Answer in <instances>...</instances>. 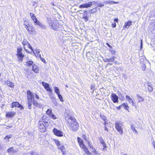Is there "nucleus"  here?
I'll return each instance as SVG.
<instances>
[{
  "instance_id": "1",
  "label": "nucleus",
  "mask_w": 155,
  "mask_h": 155,
  "mask_svg": "<svg viewBox=\"0 0 155 155\" xmlns=\"http://www.w3.org/2000/svg\"><path fill=\"white\" fill-rule=\"evenodd\" d=\"M27 94L28 109H31V105L32 101H33V103L34 105L37 107H38L40 106V104L34 100V95L30 91L28 90L27 91Z\"/></svg>"
},
{
  "instance_id": "2",
  "label": "nucleus",
  "mask_w": 155,
  "mask_h": 155,
  "mask_svg": "<svg viewBox=\"0 0 155 155\" xmlns=\"http://www.w3.org/2000/svg\"><path fill=\"white\" fill-rule=\"evenodd\" d=\"M22 44L23 46L24 49L26 52L28 53L30 52V51L28 50V48L30 49L31 51H33L32 47L31 46L28 41L26 40H24L22 41Z\"/></svg>"
},
{
  "instance_id": "3",
  "label": "nucleus",
  "mask_w": 155,
  "mask_h": 155,
  "mask_svg": "<svg viewBox=\"0 0 155 155\" xmlns=\"http://www.w3.org/2000/svg\"><path fill=\"white\" fill-rule=\"evenodd\" d=\"M115 124L116 130L120 134H122L123 133L122 130L123 123L119 121H116Z\"/></svg>"
},
{
  "instance_id": "4",
  "label": "nucleus",
  "mask_w": 155,
  "mask_h": 155,
  "mask_svg": "<svg viewBox=\"0 0 155 155\" xmlns=\"http://www.w3.org/2000/svg\"><path fill=\"white\" fill-rule=\"evenodd\" d=\"M39 130L41 133L45 132L46 131V125L42 123V121L40 120L38 123Z\"/></svg>"
},
{
  "instance_id": "5",
  "label": "nucleus",
  "mask_w": 155,
  "mask_h": 155,
  "mask_svg": "<svg viewBox=\"0 0 155 155\" xmlns=\"http://www.w3.org/2000/svg\"><path fill=\"white\" fill-rule=\"evenodd\" d=\"M25 28L27 29L28 32L31 34H33L35 33V30L33 27L30 26L29 24H24Z\"/></svg>"
},
{
  "instance_id": "6",
  "label": "nucleus",
  "mask_w": 155,
  "mask_h": 155,
  "mask_svg": "<svg viewBox=\"0 0 155 155\" xmlns=\"http://www.w3.org/2000/svg\"><path fill=\"white\" fill-rule=\"evenodd\" d=\"M22 49L21 48H18L17 50V56L18 59L21 61L22 60V58L24 57V55L22 54Z\"/></svg>"
},
{
  "instance_id": "7",
  "label": "nucleus",
  "mask_w": 155,
  "mask_h": 155,
  "mask_svg": "<svg viewBox=\"0 0 155 155\" xmlns=\"http://www.w3.org/2000/svg\"><path fill=\"white\" fill-rule=\"evenodd\" d=\"M49 117H42L41 120L43 123L46 125V126L48 127L50 123V121L49 120Z\"/></svg>"
},
{
  "instance_id": "8",
  "label": "nucleus",
  "mask_w": 155,
  "mask_h": 155,
  "mask_svg": "<svg viewBox=\"0 0 155 155\" xmlns=\"http://www.w3.org/2000/svg\"><path fill=\"white\" fill-rule=\"evenodd\" d=\"M73 123V124L69 125V127L72 131H76L78 129V125L77 122H74Z\"/></svg>"
},
{
  "instance_id": "9",
  "label": "nucleus",
  "mask_w": 155,
  "mask_h": 155,
  "mask_svg": "<svg viewBox=\"0 0 155 155\" xmlns=\"http://www.w3.org/2000/svg\"><path fill=\"white\" fill-rule=\"evenodd\" d=\"M53 132L54 134L57 136L61 137L63 136L62 132L56 128L53 129Z\"/></svg>"
},
{
  "instance_id": "10",
  "label": "nucleus",
  "mask_w": 155,
  "mask_h": 155,
  "mask_svg": "<svg viewBox=\"0 0 155 155\" xmlns=\"http://www.w3.org/2000/svg\"><path fill=\"white\" fill-rule=\"evenodd\" d=\"M67 119V121L68 124V126L73 124L74 122H77L76 120L74 117H69Z\"/></svg>"
},
{
  "instance_id": "11",
  "label": "nucleus",
  "mask_w": 155,
  "mask_h": 155,
  "mask_svg": "<svg viewBox=\"0 0 155 155\" xmlns=\"http://www.w3.org/2000/svg\"><path fill=\"white\" fill-rule=\"evenodd\" d=\"M41 83L42 85L44 87V88L47 91H50L51 92H52L51 90L50 87L49 85L48 84L45 82H42Z\"/></svg>"
},
{
  "instance_id": "12",
  "label": "nucleus",
  "mask_w": 155,
  "mask_h": 155,
  "mask_svg": "<svg viewBox=\"0 0 155 155\" xmlns=\"http://www.w3.org/2000/svg\"><path fill=\"white\" fill-rule=\"evenodd\" d=\"M11 107L12 108L14 107H20L21 109L23 108V107L21 106L20 104L18 102H14L12 103Z\"/></svg>"
},
{
  "instance_id": "13",
  "label": "nucleus",
  "mask_w": 155,
  "mask_h": 155,
  "mask_svg": "<svg viewBox=\"0 0 155 155\" xmlns=\"http://www.w3.org/2000/svg\"><path fill=\"white\" fill-rule=\"evenodd\" d=\"M57 23V21H54L51 25H49V26L51 29L56 30L57 29L56 26Z\"/></svg>"
},
{
  "instance_id": "14",
  "label": "nucleus",
  "mask_w": 155,
  "mask_h": 155,
  "mask_svg": "<svg viewBox=\"0 0 155 155\" xmlns=\"http://www.w3.org/2000/svg\"><path fill=\"white\" fill-rule=\"evenodd\" d=\"M92 2H89L88 3H86L80 5L79 8H88L91 7L92 5Z\"/></svg>"
},
{
  "instance_id": "15",
  "label": "nucleus",
  "mask_w": 155,
  "mask_h": 155,
  "mask_svg": "<svg viewBox=\"0 0 155 155\" xmlns=\"http://www.w3.org/2000/svg\"><path fill=\"white\" fill-rule=\"evenodd\" d=\"M131 25L132 21H130L126 22H125L124 25L123 27V29H125L126 28H128Z\"/></svg>"
},
{
  "instance_id": "16",
  "label": "nucleus",
  "mask_w": 155,
  "mask_h": 155,
  "mask_svg": "<svg viewBox=\"0 0 155 155\" xmlns=\"http://www.w3.org/2000/svg\"><path fill=\"white\" fill-rule=\"evenodd\" d=\"M126 100L128 101V102L130 104L132 103V105L134 106L135 105V103L133 101V100L130 97V96L128 95L126 96Z\"/></svg>"
},
{
  "instance_id": "17",
  "label": "nucleus",
  "mask_w": 155,
  "mask_h": 155,
  "mask_svg": "<svg viewBox=\"0 0 155 155\" xmlns=\"http://www.w3.org/2000/svg\"><path fill=\"white\" fill-rule=\"evenodd\" d=\"M111 96L112 100L115 103L118 102V97L115 94H112Z\"/></svg>"
},
{
  "instance_id": "18",
  "label": "nucleus",
  "mask_w": 155,
  "mask_h": 155,
  "mask_svg": "<svg viewBox=\"0 0 155 155\" xmlns=\"http://www.w3.org/2000/svg\"><path fill=\"white\" fill-rule=\"evenodd\" d=\"M80 147L82 148L84 146H85V144L84 143L83 140L81 139V138L78 137L77 138Z\"/></svg>"
},
{
  "instance_id": "19",
  "label": "nucleus",
  "mask_w": 155,
  "mask_h": 155,
  "mask_svg": "<svg viewBox=\"0 0 155 155\" xmlns=\"http://www.w3.org/2000/svg\"><path fill=\"white\" fill-rule=\"evenodd\" d=\"M121 107H123L125 109L128 110V108H129V106L127 105H126L125 104H122L119 107H117V109L118 110H119L120 109Z\"/></svg>"
},
{
  "instance_id": "20",
  "label": "nucleus",
  "mask_w": 155,
  "mask_h": 155,
  "mask_svg": "<svg viewBox=\"0 0 155 155\" xmlns=\"http://www.w3.org/2000/svg\"><path fill=\"white\" fill-rule=\"evenodd\" d=\"M34 22L35 25H38L43 28H45V26L42 24L40 21H38L37 19L36 20H35V21Z\"/></svg>"
},
{
  "instance_id": "21",
  "label": "nucleus",
  "mask_w": 155,
  "mask_h": 155,
  "mask_svg": "<svg viewBox=\"0 0 155 155\" xmlns=\"http://www.w3.org/2000/svg\"><path fill=\"white\" fill-rule=\"evenodd\" d=\"M137 97L138 103L143 102L144 101V98L139 95L138 94H137Z\"/></svg>"
},
{
  "instance_id": "22",
  "label": "nucleus",
  "mask_w": 155,
  "mask_h": 155,
  "mask_svg": "<svg viewBox=\"0 0 155 155\" xmlns=\"http://www.w3.org/2000/svg\"><path fill=\"white\" fill-rule=\"evenodd\" d=\"M9 154H12L13 153H16L17 150H14L13 147H11L7 150Z\"/></svg>"
},
{
  "instance_id": "23",
  "label": "nucleus",
  "mask_w": 155,
  "mask_h": 155,
  "mask_svg": "<svg viewBox=\"0 0 155 155\" xmlns=\"http://www.w3.org/2000/svg\"><path fill=\"white\" fill-rule=\"evenodd\" d=\"M32 70L34 72L36 73H38L39 72L38 67L35 64L33 65Z\"/></svg>"
},
{
  "instance_id": "24",
  "label": "nucleus",
  "mask_w": 155,
  "mask_h": 155,
  "mask_svg": "<svg viewBox=\"0 0 155 155\" xmlns=\"http://www.w3.org/2000/svg\"><path fill=\"white\" fill-rule=\"evenodd\" d=\"M87 15V12L86 11H85L84 12V14L83 17V18L85 19V21H87L88 20V17Z\"/></svg>"
},
{
  "instance_id": "25",
  "label": "nucleus",
  "mask_w": 155,
  "mask_h": 155,
  "mask_svg": "<svg viewBox=\"0 0 155 155\" xmlns=\"http://www.w3.org/2000/svg\"><path fill=\"white\" fill-rule=\"evenodd\" d=\"M85 152L87 154L89 155L91 154L90 152L88 150L87 148L85 145L82 148Z\"/></svg>"
},
{
  "instance_id": "26",
  "label": "nucleus",
  "mask_w": 155,
  "mask_h": 155,
  "mask_svg": "<svg viewBox=\"0 0 155 155\" xmlns=\"http://www.w3.org/2000/svg\"><path fill=\"white\" fill-rule=\"evenodd\" d=\"M5 83L8 86L13 87L14 86V84L10 81H7L5 82Z\"/></svg>"
},
{
  "instance_id": "27",
  "label": "nucleus",
  "mask_w": 155,
  "mask_h": 155,
  "mask_svg": "<svg viewBox=\"0 0 155 155\" xmlns=\"http://www.w3.org/2000/svg\"><path fill=\"white\" fill-rule=\"evenodd\" d=\"M12 135L11 134L6 135L4 138V139L5 140L6 142H7L9 141V139L12 138Z\"/></svg>"
},
{
  "instance_id": "28",
  "label": "nucleus",
  "mask_w": 155,
  "mask_h": 155,
  "mask_svg": "<svg viewBox=\"0 0 155 155\" xmlns=\"http://www.w3.org/2000/svg\"><path fill=\"white\" fill-rule=\"evenodd\" d=\"M15 114V113L14 111L9 112L6 114V116H13Z\"/></svg>"
},
{
  "instance_id": "29",
  "label": "nucleus",
  "mask_w": 155,
  "mask_h": 155,
  "mask_svg": "<svg viewBox=\"0 0 155 155\" xmlns=\"http://www.w3.org/2000/svg\"><path fill=\"white\" fill-rule=\"evenodd\" d=\"M46 114L49 116H55L54 115L51 114V109H48L46 111Z\"/></svg>"
},
{
  "instance_id": "30",
  "label": "nucleus",
  "mask_w": 155,
  "mask_h": 155,
  "mask_svg": "<svg viewBox=\"0 0 155 155\" xmlns=\"http://www.w3.org/2000/svg\"><path fill=\"white\" fill-rule=\"evenodd\" d=\"M147 84L149 87L148 88L149 91L150 92H151L153 90V88L151 86L150 84L148 82L147 83Z\"/></svg>"
},
{
  "instance_id": "31",
  "label": "nucleus",
  "mask_w": 155,
  "mask_h": 155,
  "mask_svg": "<svg viewBox=\"0 0 155 155\" xmlns=\"http://www.w3.org/2000/svg\"><path fill=\"white\" fill-rule=\"evenodd\" d=\"M30 15L31 19L33 20L34 21H35V20H36L37 19L34 14L31 13H30Z\"/></svg>"
},
{
  "instance_id": "32",
  "label": "nucleus",
  "mask_w": 155,
  "mask_h": 155,
  "mask_svg": "<svg viewBox=\"0 0 155 155\" xmlns=\"http://www.w3.org/2000/svg\"><path fill=\"white\" fill-rule=\"evenodd\" d=\"M54 91L56 94L58 95L60 94V90L58 87H54Z\"/></svg>"
},
{
  "instance_id": "33",
  "label": "nucleus",
  "mask_w": 155,
  "mask_h": 155,
  "mask_svg": "<svg viewBox=\"0 0 155 155\" xmlns=\"http://www.w3.org/2000/svg\"><path fill=\"white\" fill-rule=\"evenodd\" d=\"M54 142L58 147L61 146L60 142L57 139L54 140Z\"/></svg>"
},
{
  "instance_id": "34",
  "label": "nucleus",
  "mask_w": 155,
  "mask_h": 155,
  "mask_svg": "<svg viewBox=\"0 0 155 155\" xmlns=\"http://www.w3.org/2000/svg\"><path fill=\"white\" fill-rule=\"evenodd\" d=\"M58 148L59 149H60L61 150L63 153H64L65 151V148L63 146H62L60 147H58Z\"/></svg>"
},
{
  "instance_id": "35",
  "label": "nucleus",
  "mask_w": 155,
  "mask_h": 155,
  "mask_svg": "<svg viewBox=\"0 0 155 155\" xmlns=\"http://www.w3.org/2000/svg\"><path fill=\"white\" fill-rule=\"evenodd\" d=\"M33 64V62L32 61H28L26 63V65L29 66L32 65Z\"/></svg>"
},
{
  "instance_id": "36",
  "label": "nucleus",
  "mask_w": 155,
  "mask_h": 155,
  "mask_svg": "<svg viewBox=\"0 0 155 155\" xmlns=\"http://www.w3.org/2000/svg\"><path fill=\"white\" fill-rule=\"evenodd\" d=\"M104 124L105 125V126L104 127V129L105 130H106V131H108V129L107 128V126H106V125L107 124H108V122H104Z\"/></svg>"
},
{
  "instance_id": "37",
  "label": "nucleus",
  "mask_w": 155,
  "mask_h": 155,
  "mask_svg": "<svg viewBox=\"0 0 155 155\" xmlns=\"http://www.w3.org/2000/svg\"><path fill=\"white\" fill-rule=\"evenodd\" d=\"M131 128L133 131L134 132L135 134H137V131L135 129V128L134 127V126L132 125H131Z\"/></svg>"
},
{
  "instance_id": "38",
  "label": "nucleus",
  "mask_w": 155,
  "mask_h": 155,
  "mask_svg": "<svg viewBox=\"0 0 155 155\" xmlns=\"http://www.w3.org/2000/svg\"><path fill=\"white\" fill-rule=\"evenodd\" d=\"M58 97L60 99V100L62 102H63L64 101V100L62 97V96L60 94H58Z\"/></svg>"
},
{
  "instance_id": "39",
  "label": "nucleus",
  "mask_w": 155,
  "mask_h": 155,
  "mask_svg": "<svg viewBox=\"0 0 155 155\" xmlns=\"http://www.w3.org/2000/svg\"><path fill=\"white\" fill-rule=\"evenodd\" d=\"M107 3L110 4H117L118 3V2H115L114 1H110L109 0L108 1H107Z\"/></svg>"
},
{
  "instance_id": "40",
  "label": "nucleus",
  "mask_w": 155,
  "mask_h": 155,
  "mask_svg": "<svg viewBox=\"0 0 155 155\" xmlns=\"http://www.w3.org/2000/svg\"><path fill=\"white\" fill-rule=\"evenodd\" d=\"M47 22L49 25H51V24L53 21L51 20L50 18H47Z\"/></svg>"
},
{
  "instance_id": "41",
  "label": "nucleus",
  "mask_w": 155,
  "mask_h": 155,
  "mask_svg": "<svg viewBox=\"0 0 155 155\" xmlns=\"http://www.w3.org/2000/svg\"><path fill=\"white\" fill-rule=\"evenodd\" d=\"M30 153V155H38V153L36 152H35L34 151L31 152Z\"/></svg>"
},
{
  "instance_id": "42",
  "label": "nucleus",
  "mask_w": 155,
  "mask_h": 155,
  "mask_svg": "<svg viewBox=\"0 0 155 155\" xmlns=\"http://www.w3.org/2000/svg\"><path fill=\"white\" fill-rule=\"evenodd\" d=\"M87 143H88V145H89V147H90L91 148V149H94V150H95V149L94 148V147H93L92 146H91V144L88 141Z\"/></svg>"
},
{
  "instance_id": "43",
  "label": "nucleus",
  "mask_w": 155,
  "mask_h": 155,
  "mask_svg": "<svg viewBox=\"0 0 155 155\" xmlns=\"http://www.w3.org/2000/svg\"><path fill=\"white\" fill-rule=\"evenodd\" d=\"M41 60V61L45 63H46V61H45V59L42 58V57H41V58H40Z\"/></svg>"
},
{
  "instance_id": "44",
  "label": "nucleus",
  "mask_w": 155,
  "mask_h": 155,
  "mask_svg": "<svg viewBox=\"0 0 155 155\" xmlns=\"http://www.w3.org/2000/svg\"><path fill=\"white\" fill-rule=\"evenodd\" d=\"M101 143L103 145V146L104 147L106 146H105V144L104 141L103 140L101 141Z\"/></svg>"
},
{
  "instance_id": "45",
  "label": "nucleus",
  "mask_w": 155,
  "mask_h": 155,
  "mask_svg": "<svg viewBox=\"0 0 155 155\" xmlns=\"http://www.w3.org/2000/svg\"><path fill=\"white\" fill-rule=\"evenodd\" d=\"M112 25L113 28H115L116 26V24L115 22H114L112 23Z\"/></svg>"
},
{
  "instance_id": "46",
  "label": "nucleus",
  "mask_w": 155,
  "mask_h": 155,
  "mask_svg": "<svg viewBox=\"0 0 155 155\" xmlns=\"http://www.w3.org/2000/svg\"><path fill=\"white\" fill-rule=\"evenodd\" d=\"M82 138L86 141H87V140L86 138V137L85 135H83L82 136Z\"/></svg>"
},
{
  "instance_id": "47",
  "label": "nucleus",
  "mask_w": 155,
  "mask_h": 155,
  "mask_svg": "<svg viewBox=\"0 0 155 155\" xmlns=\"http://www.w3.org/2000/svg\"><path fill=\"white\" fill-rule=\"evenodd\" d=\"M101 119L104 121V122H106L105 121L106 120V117H101ZM106 122H107V121Z\"/></svg>"
},
{
  "instance_id": "48",
  "label": "nucleus",
  "mask_w": 155,
  "mask_h": 155,
  "mask_svg": "<svg viewBox=\"0 0 155 155\" xmlns=\"http://www.w3.org/2000/svg\"><path fill=\"white\" fill-rule=\"evenodd\" d=\"M110 52L112 54H115V51L113 50H110Z\"/></svg>"
},
{
  "instance_id": "49",
  "label": "nucleus",
  "mask_w": 155,
  "mask_h": 155,
  "mask_svg": "<svg viewBox=\"0 0 155 155\" xmlns=\"http://www.w3.org/2000/svg\"><path fill=\"white\" fill-rule=\"evenodd\" d=\"M103 60L105 62H108V61H109V60H108V59H107V58L104 59Z\"/></svg>"
},
{
  "instance_id": "50",
  "label": "nucleus",
  "mask_w": 155,
  "mask_h": 155,
  "mask_svg": "<svg viewBox=\"0 0 155 155\" xmlns=\"http://www.w3.org/2000/svg\"><path fill=\"white\" fill-rule=\"evenodd\" d=\"M35 51L36 54H38L40 53V51L38 49H36Z\"/></svg>"
},
{
  "instance_id": "51",
  "label": "nucleus",
  "mask_w": 155,
  "mask_h": 155,
  "mask_svg": "<svg viewBox=\"0 0 155 155\" xmlns=\"http://www.w3.org/2000/svg\"><path fill=\"white\" fill-rule=\"evenodd\" d=\"M145 68H146L145 65L144 64V65H143V66H142V69L143 70H145Z\"/></svg>"
},
{
  "instance_id": "52",
  "label": "nucleus",
  "mask_w": 155,
  "mask_h": 155,
  "mask_svg": "<svg viewBox=\"0 0 155 155\" xmlns=\"http://www.w3.org/2000/svg\"><path fill=\"white\" fill-rule=\"evenodd\" d=\"M152 144L153 145L154 148L155 149V142L154 141H153L152 143Z\"/></svg>"
},
{
  "instance_id": "53",
  "label": "nucleus",
  "mask_w": 155,
  "mask_h": 155,
  "mask_svg": "<svg viewBox=\"0 0 155 155\" xmlns=\"http://www.w3.org/2000/svg\"><path fill=\"white\" fill-rule=\"evenodd\" d=\"M143 45L142 40H141L140 49H141Z\"/></svg>"
},
{
  "instance_id": "54",
  "label": "nucleus",
  "mask_w": 155,
  "mask_h": 155,
  "mask_svg": "<svg viewBox=\"0 0 155 155\" xmlns=\"http://www.w3.org/2000/svg\"><path fill=\"white\" fill-rule=\"evenodd\" d=\"M33 53L35 54V56L37 57L38 56V54H35V52H34V51H33Z\"/></svg>"
},
{
  "instance_id": "55",
  "label": "nucleus",
  "mask_w": 155,
  "mask_h": 155,
  "mask_svg": "<svg viewBox=\"0 0 155 155\" xmlns=\"http://www.w3.org/2000/svg\"><path fill=\"white\" fill-rule=\"evenodd\" d=\"M108 60H109V61H108V62H110V61L113 62V61H113V59H112V58L108 59Z\"/></svg>"
},
{
  "instance_id": "56",
  "label": "nucleus",
  "mask_w": 155,
  "mask_h": 155,
  "mask_svg": "<svg viewBox=\"0 0 155 155\" xmlns=\"http://www.w3.org/2000/svg\"><path fill=\"white\" fill-rule=\"evenodd\" d=\"M35 97H36V98H37V99H38L39 98V96L37 94H35Z\"/></svg>"
},
{
  "instance_id": "57",
  "label": "nucleus",
  "mask_w": 155,
  "mask_h": 155,
  "mask_svg": "<svg viewBox=\"0 0 155 155\" xmlns=\"http://www.w3.org/2000/svg\"><path fill=\"white\" fill-rule=\"evenodd\" d=\"M107 46L109 47L110 48H112V47L108 43H107Z\"/></svg>"
},
{
  "instance_id": "58",
  "label": "nucleus",
  "mask_w": 155,
  "mask_h": 155,
  "mask_svg": "<svg viewBox=\"0 0 155 155\" xmlns=\"http://www.w3.org/2000/svg\"><path fill=\"white\" fill-rule=\"evenodd\" d=\"M114 21H117H117H118V19H117V18H116L115 19H114Z\"/></svg>"
},
{
  "instance_id": "59",
  "label": "nucleus",
  "mask_w": 155,
  "mask_h": 155,
  "mask_svg": "<svg viewBox=\"0 0 155 155\" xmlns=\"http://www.w3.org/2000/svg\"><path fill=\"white\" fill-rule=\"evenodd\" d=\"M121 155H127V154H124V153H121Z\"/></svg>"
},
{
  "instance_id": "60",
  "label": "nucleus",
  "mask_w": 155,
  "mask_h": 155,
  "mask_svg": "<svg viewBox=\"0 0 155 155\" xmlns=\"http://www.w3.org/2000/svg\"><path fill=\"white\" fill-rule=\"evenodd\" d=\"M104 5L103 4H100L99 5V6L102 7Z\"/></svg>"
},
{
  "instance_id": "61",
  "label": "nucleus",
  "mask_w": 155,
  "mask_h": 155,
  "mask_svg": "<svg viewBox=\"0 0 155 155\" xmlns=\"http://www.w3.org/2000/svg\"><path fill=\"white\" fill-rule=\"evenodd\" d=\"M52 117V118L53 119H56V117Z\"/></svg>"
},
{
  "instance_id": "62",
  "label": "nucleus",
  "mask_w": 155,
  "mask_h": 155,
  "mask_svg": "<svg viewBox=\"0 0 155 155\" xmlns=\"http://www.w3.org/2000/svg\"><path fill=\"white\" fill-rule=\"evenodd\" d=\"M38 56L40 58H41V54H38Z\"/></svg>"
},
{
  "instance_id": "63",
  "label": "nucleus",
  "mask_w": 155,
  "mask_h": 155,
  "mask_svg": "<svg viewBox=\"0 0 155 155\" xmlns=\"http://www.w3.org/2000/svg\"><path fill=\"white\" fill-rule=\"evenodd\" d=\"M115 58V57H113L112 58V59H113V61H114V59Z\"/></svg>"
},
{
  "instance_id": "64",
  "label": "nucleus",
  "mask_w": 155,
  "mask_h": 155,
  "mask_svg": "<svg viewBox=\"0 0 155 155\" xmlns=\"http://www.w3.org/2000/svg\"><path fill=\"white\" fill-rule=\"evenodd\" d=\"M65 86H66V87H68V85H67V84H66V85H65Z\"/></svg>"
}]
</instances>
